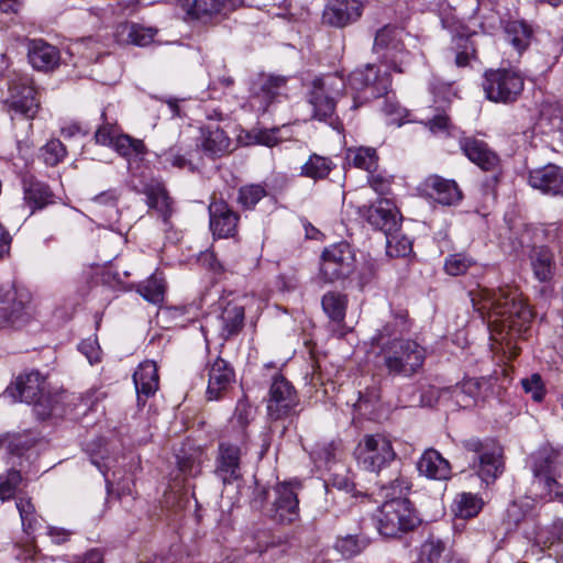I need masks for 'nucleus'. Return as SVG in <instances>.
<instances>
[{
  "label": "nucleus",
  "mask_w": 563,
  "mask_h": 563,
  "mask_svg": "<svg viewBox=\"0 0 563 563\" xmlns=\"http://www.w3.org/2000/svg\"><path fill=\"white\" fill-rule=\"evenodd\" d=\"M475 311L486 321L490 336L499 344L510 346L530 327L532 311L522 294L514 286L497 290L477 287L470 291Z\"/></svg>",
  "instance_id": "1"
},
{
  "label": "nucleus",
  "mask_w": 563,
  "mask_h": 563,
  "mask_svg": "<svg viewBox=\"0 0 563 563\" xmlns=\"http://www.w3.org/2000/svg\"><path fill=\"white\" fill-rule=\"evenodd\" d=\"M395 477L380 478L376 485L380 495L388 498L375 515L378 532L386 538H400L402 534L415 530L421 522L408 498L401 497L411 488L410 481L398 471Z\"/></svg>",
  "instance_id": "2"
},
{
  "label": "nucleus",
  "mask_w": 563,
  "mask_h": 563,
  "mask_svg": "<svg viewBox=\"0 0 563 563\" xmlns=\"http://www.w3.org/2000/svg\"><path fill=\"white\" fill-rule=\"evenodd\" d=\"M384 365L389 374L411 377L423 366L426 350L416 341L395 339L382 350Z\"/></svg>",
  "instance_id": "3"
},
{
  "label": "nucleus",
  "mask_w": 563,
  "mask_h": 563,
  "mask_svg": "<svg viewBox=\"0 0 563 563\" xmlns=\"http://www.w3.org/2000/svg\"><path fill=\"white\" fill-rule=\"evenodd\" d=\"M463 448L472 454V467L484 483L489 485L503 474V448L495 441L472 438L463 442Z\"/></svg>",
  "instance_id": "4"
},
{
  "label": "nucleus",
  "mask_w": 563,
  "mask_h": 563,
  "mask_svg": "<svg viewBox=\"0 0 563 563\" xmlns=\"http://www.w3.org/2000/svg\"><path fill=\"white\" fill-rule=\"evenodd\" d=\"M7 394L14 400L32 404L41 419L54 411V398L46 393L45 378L37 371L19 376L14 387H8Z\"/></svg>",
  "instance_id": "5"
},
{
  "label": "nucleus",
  "mask_w": 563,
  "mask_h": 563,
  "mask_svg": "<svg viewBox=\"0 0 563 563\" xmlns=\"http://www.w3.org/2000/svg\"><path fill=\"white\" fill-rule=\"evenodd\" d=\"M559 452L543 446L531 456L533 485L540 490V497L549 501L563 497V485L556 479Z\"/></svg>",
  "instance_id": "6"
},
{
  "label": "nucleus",
  "mask_w": 563,
  "mask_h": 563,
  "mask_svg": "<svg viewBox=\"0 0 563 563\" xmlns=\"http://www.w3.org/2000/svg\"><path fill=\"white\" fill-rule=\"evenodd\" d=\"M373 48L382 63L393 71L405 73L410 64L411 55L405 48L402 30L398 27L385 25L379 29Z\"/></svg>",
  "instance_id": "7"
},
{
  "label": "nucleus",
  "mask_w": 563,
  "mask_h": 563,
  "mask_svg": "<svg viewBox=\"0 0 563 563\" xmlns=\"http://www.w3.org/2000/svg\"><path fill=\"white\" fill-rule=\"evenodd\" d=\"M482 86L488 100L511 103L522 93L525 79L520 73L512 69H492L485 73Z\"/></svg>",
  "instance_id": "8"
},
{
  "label": "nucleus",
  "mask_w": 563,
  "mask_h": 563,
  "mask_svg": "<svg viewBox=\"0 0 563 563\" xmlns=\"http://www.w3.org/2000/svg\"><path fill=\"white\" fill-rule=\"evenodd\" d=\"M345 89L344 79L338 75H327L313 79L308 95L314 119L327 121L332 119L335 109V98Z\"/></svg>",
  "instance_id": "9"
},
{
  "label": "nucleus",
  "mask_w": 563,
  "mask_h": 563,
  "mask_svg": "<svg viewBox=\"0 0 563 563\" xmlns=\"http://www.w3.org/2000/svg\"><path fill=\"white\" fill-rule=\"evenodd\" d=\"M357 462L363 468L380 474L396 457L391 441L383 434H368L356 449Z\"/></svg>",
  "instance_id": "10"
},
{
  "label": "nucleus",
  "mask_w": 563,
  "mask_h": 563,
  "mask_svg": "<svg viewBox=\"0 0 563 563\" xmlns=\"http://www.w3.org/2000/svg\"><path fill=\"white\" fill-rule=\"evenodd\" d=\"M31 294L14 286L0 290V324L20 327L32 318Z\"/></svg>",
  "instance_id": "11"
},
{
  "label": "nucleus",
  "mask_w": 563,
  "mask_h": 563,
  "mask_svg": "<svg viewBox=\"0 0 563 563\" xmlns=\"http://www.w3.org/2000/svg\"><path fill=\"white\" fill-rule=\"evenodd\" d=\"M355 268V255L346 242L330 245L321 255L320 277L325 283L349 277Z\"/></svg>",
  "instance_id": "12"
},
{
  "label": "nucleus",
  "mask_w": 563,
  "mask_h": 563,
  "mask_svg": "<svg viewBox=\"0 0 563 563\" xmlns=\"http://www.w3.org/2000/svg\"><path fill=\"white\" fill-rule=\"evenodd\" d=\"M5 104L9 112L33 119L40 108L36 91L27 77L15 76L9 80Z\"/></svg>",
  "instance_id": "13"
},
{
  "label": "nucleus",
  "mask_w": 563,
  "mask_h": 563,
  "mask_svg": "<svg viewBox=\"0 0 563 563\" xmlns=\"http://www.w3.org/2000/svg\"><path fill=\"white\" fill-rule=\"evenodd\" d=\"M287 78L268 74L257 75L251 82L250 104L260 113L268 111L286 88Z\"/></svg>",
  "instance_id": "14"
},
{
  "label": "nucleus",
  "mask_w": 563,
  "mask_h": 563,
  "mask_svg": "<svg viewBox=\"0 0 563 563\" xmlns=\"http://www.w3.org/2000/svg\"><path fill=\"white\" fill-rule=\"evenodd\" d=\"M299 405L294 386L284 376L273 378L267 398V415L272 420H280L296 412Z\"/></svg>",
  "instance_id": "15"
},
{
  "label": "nucleus",
  "mask_w": 563,
  "mask_h": 563,
  "mask_svg": "<svg viewBox=\"0 0 563 563\" xmlns=\"http://www.w3.org/2000/svg\"><path fill=\"white\" fill-rule=\"evenodd\" d=\"M186 14L202 23L219 21L244 4V0H179Z\"/></svg>",
  "instance_id": "16"
},
{
  "label": "nucleus",
  "mask_w": 563,
  "mask_h": 563,
  "mask_svg": "<svg viewBox=\"0 0 563 563\" xmlns=\"http://www.w3.org/2000/svg\"><path fill=\"white\" fill-rule=\"evenodd\" d=\"M349 85L353 90L364 91V100H368L386 95L391 86V79L387 71L380 74L378 67L368 64L351 73Z\"/></svg>",
  "instance_id": "17"
},
{
  "label": "nucleus",
  "mask_w": 563,
  "mask_h": 563,
  "mask_svg": "<svg viewBox=\"0 0 563 563\" xmlns=\"http://www.w3.org/2000/svg\"><path fill=\"white\" fill-rule=\"evenodd\" d=\"M245 443L221 440L216 457V476L224 484H233L242 477L241 456Z\"/></svg>",
  "instance_id": "18"
},
{
  "label": "nucleus",
  "mask_w": 563,
  "mask_h": 563,
  "mask_svg": "<svg viewBox=\"0 0 563 563\" xmlns=\"http://www.w3.org/2000/svg\"><path fill=\"white\" fill-rule=\"evenodd\" d=\"M301 483L297 479L278 483L274 487V518L280 523H291L299 518L298 493Z\"/></svg>",
  "instance_id": "19"
},
{
  "label": "nucleus",
  "mask_w": 563,
  "mask_h": 563,
  "mask_svg": "<svg viewBox=\"0 0 563 563\" xmlns=\"http://www.w3.org/2000/svg\"><path fill=\"white\" fill-rule=\"evenodd\" d=\"M528 184L543 195L563 197V168L555 164H547L528 172Z\"/></svg>",
  "instance_id": "20"
},
{
  "label": "nucleus",
  "mask_w": 563,
  "mask_h": 563,
  "mask_svg": "<svg viewBox=\"0 0 563 563\" xmlns=\"http://www.w3.org/2000/svg\"><path fill=\"white\" fill-rule=\"evenodd\" d=\"M208 371V386L206 397L208 400L221 399L235 382V373L230 363L222 357L218 356L212 363L209 364Z\"/></svg>",
  "instance_id": "21"
},
{
  "label": "nucleus",
  "mask_w": 563,
  "mask_h": 563,
  "mask_svg": "<svg viewBox=\"0 0 563 563\" xmlns=\"http://www.w3.org/2000/svg\"><path fill=\"white\" fill-rule=\"evenodd\" d=\"M364 9L362 0H333L325 5L323 22L330 26L344 27L356 22Z\"/></svg>",
  "instance_id": "22"
},
{
  "label": "nucleus",
  "mask_w": 563,
  "mask_h": 563,
  "mask_svg": "<svg viewBox=\"0 0 563 563\" xmlns=\"http://www.w3.org/2000/svg\"><path fill=\"white\" fill-rule=\"evenodd\" d=\"M368 223L385 234L399 231L401 217L395 203L387 198H380L366 211Z\"/></svg>",
  "instance_id": "23"
},
{
  "label": "nucleus",
  "mask_w": 563,
  "mask_h": 563,
  "mask_svg": "<svg viewBox=\"0 0 563 563\" xmlns=\"http://www.w3.org/2000/svg\"><path fill=\"white\" fill-rule=\"evenodd\" d=\"M210 229L218 238L234 236L238 230L239 214L224 200H214L209 205Z\"/></svg>",
  "instance_id": "24"
},
{
  "label": "nucleus",
  "mask_w": 563,
  "mask_h": 563,
  "mask_svg": "<svg viewBox=\"0 0 563 563\" xmlns=\"http://www.w3.org/2000/svg\"><path fill=\"white\" fill-rule=\"evenodd\" d=\"M460 147L470 161L484 170H493L499 163L498 155L482 140L464 137L460 141Z\"/></svg>",
  "instance_id": "25"
},
{
  "label": "nucleus",
  "mask_w": 563,
  "mask_h": 563,
  "mask_svg": "<svg viewBox=\"0 0 563 563\" xmlns=\"http://www.w3.org/2000/svg\"><path fill=\"white\" fill-rule=\"evenodd\" d=\"M139 404H145L158 389V371L154 361L142 362L133 375Z\"/></svg>",
  "instance_id": "26"
},
{
  "label": "nucleus",
  "mask_w": 563,
  "mask_h": 563,
  "mask_svg": "<svg viewBox=\"0 0 563 563\" xmlns=\"http://www.w3.org/2000/svg\"><path fill=\"white\" fill-rule=\"evenodd\" d=\"M428 195L444 206H451L462 199V191L454 180L431 175L424 180Z\"/></svg>",
  "instance_id": "27"
},
{
  "label": "nucleus",
  "mask_w": 563,
  "mask_h": 563,
  "mask_svg": "<svg viewBox=\"0 0 563 563\" xmlns=\"http://www.w3.org/2000/svg\"><path fill=\"white\" fill-rule=\"evenodd\" d=\"M27 57L35 69L43 71L54 69L60 59L58 49L43 40H31L29 42Z\"/></svg>",
  "instance_id": "28"
},
{
  "label": "nucleus",
  "mask_w": 563,
  "mask_h": 563,
  "mask_svg": "<svg viewBox=\"0 0 563 563\" xmlns=\"http://www.w3.org/2000/svg\"><path fill=\"white\" fill-rule=\"evenodd\" d=\"M417 467L421 475L431 479L444 481L451 475L449 462L434 449L423 452Z\"/></svg>",
  "instance_id": "29"
},
{
  "label": "nucleus",
  "mask_w": 563,
  "mask_h": 563,
  "mask_svg": "<svg viewBox=\"0 0 563 563\" xmlns=\"http://www.w3.org/2000/svg\"><path fill=\"white\" fill-rule=\"evenodd\" d=\"M157 30L145 27L135 23H123L117 27L115 37L121 44H133L136 46H146L151 44Z\"/></svg>",
  "instance_id": "30"
},
{
  "label": "nucleus",
  "mask_w": 563,
  "mask_h": 563,
  "mask_svg": "<svg viewBox=\"0 0 563 563\" xmlns=\"http://www.w3.org/2000/svg\"><path fill=\"white\" fill-rule=\"evenodd\" d=\"M530 261L533 274L540 282H548L553 277L555 263L549 247L534 246L530 252Z\"/></svg>",
  "instance_id": "31"
},
{
  "label": "nucleus",
  "mask_w": 563,
  "mask_h": 563,
  "mask_svg": "<svg viewBox=\"0 0 563 563\" xmlns=\"http://www.w3.org/2000/svg\"><path fill=\"white\" fill-rule=\"evenodd\" d=\"M244 307L238 303H228L220 316L221 335L229 339L238 334L244 325Z\"/></svg>",
  "instance_id": "32"
},
{
  "label": "nucleus",
  "mask_w": 563,
  "mask_h": 563,
  "mask_svg": "<svg viewBox=\"0 0 563 563\" xmlns=\"http://www.w3.org/2000/svg\"><path fill=\"white\" fill-rule=\"evenodd\" d=\"M230 139L223 130L207 128L202 131V148L211 156H222L230 151Z\"/></svg>",
  "instance_id": "33"
},
{
  "label": "nucleus",
  "mask_w": 563,
  "mask_h": 563,
  "mask_svg": "<svg viewBox=\"0 0 563 563\" xmlns=\"http://www.w3.org/2000/svg\"><path fill=\"white\" fill-rule=\"evenodd\" d=\"M452 556L450 549L439 538H428L420 548L419 563H446Z\"/></svg>",
  "instance_id": "34"
},
{
  "label": "nucleus",
  "mask_w": 563,
  "mask_h": 563,
  "mask_svg": "<svg viewBox=\"0 0 563 563\" xmlns=\"http://www.w3.org/2000/svg\"><path fill=\"white\" fill-rule=\"evenodd\" d=\"M321 306L332 322L341 324L346 313L347 297L338 291H328L322 296Z\"/></svg>",
  "instance_id": "35"
},
{
  "label": "nucleus",
  "mask_w": 563,
  "mask_h": 563,
  "mask_svg": "<svg viewBox=\"0 0 563 563\" xmlns=\"http://www.w3.org/2000/svg\"><path fill=\"white\" fill-rule=\"evenodd\" d=\"M24 200L31 212L42 209L53 202V194L49 187L41 181H30L24 187Z\"/></svg>",
  "instance_id": "36"
},
{
  "label": "nucleus",
  "mask_w": 563,
  "mask_h": 563,
  "mask_svg": "<svg viewBox=\"0 0 563 563\" xmlns=\"http://www.w3.org/2000/svg\"><path fill=\"white\" fill-rule=\"evenodd\" d=\"M146 201L150 208L156 209L166 221L173 210H172V200L165 189V187L159 184H151L145 187Z\"/></svg>",
  "instance_id": "37"
},
{
  "label": "nucleus",
  "mask_w": 563,
  "mask_h": 563,
  "mask_svg": "<svg viewBox=\"0 0 563 563\" xmlns=\"http://www.w3.org/2000/svg\"><path fill=\"white\" fill-rule=\"evenodd\" d=\"M532 37L531 27L523 21H510L505 26V38L519 53L530 44Z\"/></svg>",
  "instance_id": "38"
},
{
  "label": "nucleus",
  "mask_w": 563,
  "mask_h": 563,
  "mask_svg": "<svg viewBox=\"0 0 563 563\" xmlns=\"http://www.w3.org/2000/svg\"><path fill=\"white\" fill-rule=\"evenodd\" d=\"M135 290L150 303L161 305L165 296V280L161 275L153 274L146 280L139 283Z\"/></svg>",
  "instance_id": "39"
},
{
  "label": "nucleus",
  "mask_w": 563,
  "mask_h": 563,
  "mask_svg": "<svg viewBox=\"0 0 563 563\" xmlns=\"http://www.w3.org/2000/svg\"><path fill=\"white\" fill-rule=\"evenodd\" d=\"M334 166L330 158L312 154L301 166V175L314 180L323 179L330 174Z\"/></svg>",
  "instance_id": "40"
},
{
  "label": "nucleus",
  "mask_w": 563,
  "mask_h": 563,
  "mask_svg": "<svg viewBox=\"0 0 563 563\" xmlns=\"http://www.w3.org/2000/svg\"><path fill=\"white\" fill-rule=\"evenodd\" d=\"M540 120L542 125L549 128V132L558 133L560 137H563V109L559 103H543Z\"/></svg>",
  "instance_id": "41"
},
{
  "label": "nucleus",
  "mask_w": 563,
  "mask_h": 563,
  "mask_svg": "<svg viewBox=\"0 0 563 563\" xmlns=\"http://www.w3.org/2000/svg\"><path fill=\"white\" fill-rule=\"evenodd\" d=\"M483 501L472 493H462L456 496L453 503L455 516L467 519L475 517L482 509Z\"/></svg>",
  "instance_id": "42"
},
{
  "label": "nucleus",
  "mask_w": 563,
  "mask_h": 563,
  "mask_svg": "<svg viewBox=\"0 0 563 563\" xmlns=\"http://www.w3.org/2000/svg\"><path fill=\"white\" fill-rule=\"evenodd\" d=\"M16 508L20 514L23 531L27 534H33L41 526V522L31 499L18 497Z\"/></svg>",
  "instance_id": "43"
},
{
  "label": "nucleus",
  "mask_w": 563,
  "mask_h": 563,
  "mask_svg": "<svg viewBox=\"0 0 563 563\" xmlns=\"http://www.w3.org/2000/svg\"><path fill=\"white\" fill-rule=\"evenodd\" d=\"M483 384H485V380L479 378L464 379L454 390L456 401L470 406L472 401L481 396Z\"/></svg>",
  "instance_id": "44"
},
{
  "label": "nucleus",
  "mask_w": 563,
  "mask_h": 563,
  "mask_svg": "<svg viewBox=\"0 0 563 563\" xmlns=\"http://www.w3.org/2000/svg\"><path fill=\"white\" fill-rule=\"evenodd\" d=\"M349 159L353 164V166L364 169L371 174H373L377 168V154L374 148L371 147H360L356 150H350Z\"/></svg>",
  "instance_id": "45"
},
{
  "label": "nucleus",
  "mask_w": 563,
  "mask_h": 563,
  "mask_svg": "<svg viewBox=\"0 0 563 563\" xmlns=\"http://www.w3.org/2000/svg\"><path fill=\"white\" fill-rule=\"evenodd\" d=\"M253 418V408L246 401H239L236 404L234 413L231 418V424L240 429L238 438L241 443H246L247 433L246 428Z\"/></svg>",
  "instance_id": "46"
},
{
  "label": "nucleus",
  "mask_w": 563,
  "mask_h": 563,
  "mask_svg": "<svg viewBox=\"0 0 563 563\" xmlns=\"http://www.w3.org/2000/svg\"><path fill=\"white\" fill-rule=\"evenodd\" d=\"M267 195L266 187L262 184H249L239 188L236 201L244 209H252Z\"/></svg>",
  "instance_id": "47"
},
{
  "label": "nucleus",
  "mask_w": 563,
  "mask_h": 563,
  "mask_svg": "<svg viewBox=\"0 0 563 563\" xmlns=\"http://www.w3.org/2000/svg\"><path fill=\"white\" fill-rule=\"evenodd\" d=\"M530 505L528 501H512L504 515V526L507 532L515 530L526 518Z\"/></svg>",
  "instance_id": "48"
},
{
  "label": "nucleus",
  "mask_w": 563,
  "mask_h": 563,
  "mask_svg": "<svg viewBox=\"0 0 563 563\" xmlns=\"http://www.w3.org/2000/svg\"><path fill=\"white\" fill-rule=\"evenodd\" d=\"M367 547V541L357 536H345L339 538L334 548L342 556L350 559L360 554Z\"/></svg>",
  "instance_id": "49"
},
{
  "label": "nucleus",
  "mask_w": 563,
  "mask_h": 563,
  "mask_svg": "<svg viewBox=\"0 0 563 563\" xmlns=\"http://www.w3.org/2000/svg\"><path fill=\"white\" fill-rule=\"evenodd\" d=\"M386 235L387 254L393 257L406 256L411 252V241L406 236H400L398 231Z\"/></svg>",
  "instance_id": "50"
},
{
  "label": "nucleus",
  "mask_w": 563,
  "mask_h": 563,
  "mask_svg": "<svg viewBox=\"0 0 563 563\" xmlns=\"http://www.w3.org/2000/svg\"><path fill=\"white\" fill-rule=\"evenodd\" d=\"M473 265H475V261L471 256L456 253L445 260L444 269L451 276H460L465 274Z\"/></svg>",
  "instance_id": "51"
},
{
  "label": "nucleus",
  "mask_w": 563,
  "mask_h": 563,
  "mask_svg": "<svg viewBox=\"0 0 563 563\" xmlns=\"http://www.w3.org/2000/svg\"><path fill=\"white\" fill-rule=\"evenodd\" d=\"M22 482L21 473L15 470H10L5 476H0V499L2 501L11 499Z\"/></svg>",
  "instance_id": "52"
},
{
  "label": "nucleus",
  "mask_w": 563,
  "mask_h": 563,
  "mask_svg": "<svg viewBox=\"0 0 563 563\" xmlns=\"http://www.w3.org/2000/svg\"><path fill=\"white\" fill-rule=\"evenodd\" d=\"M120 199V192L117 189H109L103 192H100L91 198V203L93 207L102 208L107 207L109 208L113 214L110 217V220H113L117 218L119 210H118V202Z\"/></svg>",
  "instance_id": "53"
},
{
  "label": "nucleus",
  "mask_w": 563,
  "mask_h": 563,
  "mask_svg": "<svg viewBox=\"0 0 563 563\" xmlns=\"http://www.w3.org/2000/svg\"><path fill=\"white\" fill-rule=\"evenodd\" d=\"M111 147H113L122 156H130L132 153L140 154L144 151V144L142 141L133 140L128 135L119 133Z\"/></svg>",
  "instance_id": "54"
},
{
  "label": "nucleus",
  "mask_w": 563,
  "mask_h": 563,
  "mask_svg": "<svg viewBox=\"0 0 563 563\" xmlns=\"http://www.w3.org/2000/svg\"><path fill=\"white\" fill-rule=\"evenodd\" d=\"M457 48L455 55V64L459 67H465L470 64L472 57L475 56L474 43L468 37L457 36L454 38Z\"/></svg>",
  "instance_id": "55"
},
{
  "label": "nucleus",
  "mask_w": 563,
  "mask_h": 563,
  "mask_svg": "<svg viewBox=\"0 0 563 563\" xmlns=\"http://www.w3.org/2000/svg\"><path fill=\"white\" fill-rule=\"evenodd\" d=\"M422 123L434 134L448 132L451 126L445 109H435L433 114L422 120Z\"/></svg>",
  "instance_id": "56"
},
{
  "label": "nucleus",
  "mask_w": 563,
  "mask_h": 563,
  "mask_svg": "<svg viewBox=\"0 0 563 563\" xmlns=\"http://www.w3.org/2000/svg\"><path fill=\"white\" fill-rule=\"evenodd\" d=\"M521 386L526 394L530 395L532 400L541 402L545 396V387L539 374H532L521 379Z\"/></svg>",
  "instance_id": "57"
},
{
  "label": "nucleus",
  "mask_w": 563,
  "mask_h": 563,
  "mask_svg": "<svg viewBox=\"0 0 563 563\" xmlns=\"http://www.w3.org/2000/svg\"><path fill=\"white\" fill-rule=\"evenodd\" d=\"M42 151L44 161L49 166L57 165L66 156V147L59 140H51Z\"/></svg>",
  "instance_id": "58"
},
{
  "label": "nucleus",
  "mask_w": 563,
  "mask_h": 563,
  "mask_svg": "<svg viewBox=\"0 0 563 563\" xmlns=\"http://www.w3.org/2000/svg\"><path fill=\"white\" fill-rule=\"evenodd\" d=\"M327 495L333 493L336 489L339 493L349 494L353 490L354 484L350 481L346 475L333 474L329 481L324 484Z\"/></svg>",
  "instance_id": "59"
},
{
  "label": "nucleus",
  "mask_w": 563,
  "mask_h": 563,
  "mask_svg": "<svg viewBox=\"0 0 563 563\" xmlns=\"http://www.w3.org/2000/svg\"><path fill=\"white\" fill-rule=\"evenodd\" d=\"M432 93L434 96V102L439 104L437 109H445L455 97L452 85L444 82L433 85Z\"/></svg>",
  "instance_id": "60"
},
{
  "label": "nucleus",
  "mask_w": 563,
  "mask_h": 563,
  "mask_svg": "<svg viewBox=\"0 0 563 563\" xmlns=\"http://www.w3.org/2000/svg\"><path fill=\"white\" fill-rule=\"evenodd\" d=\"M118 133V130L112 124H103L95 133L96 143L111 147Z\"/></svg>",
  "instance_id": "61"
},
{
  "label": "nucleus",
  "mask_w": 563,
  "mask_h": 563,
  "mask_svg": "<svg viewBox=\"0 0 563 563\" xmlns=\"http://www.w3.org/2000/svg\"><path fill=\"white\" fill-rule=\"evenodd\" d=\"M278 132H279L278 128L271 129V130H261L255 135V140L261 145L272 147V146L277 145L280 141V139L277 136Z\"/></svg>",
  "instance_id": "62"
},
{
  "label": "nucleus",
  "mask_w": 563,
  "mask_h": 563,
  "mask_svg": "<svg viewBox=\"0 0 563 563\" xmlns=\"http://www.w3.org/2000/svg\"><path fill=\"white\" fill-rule=\"evenodd\" d=\"M368 183L369 186L379 195H386L389 191V180L379 175H371L368 178Z\"/></svg>",
  "instance_id": "63"
},
{
  "label": "nucleus",
  "mask_w": 563,
  "mask_h": 563,
  "mask_svg": "<svg viewBox=\"0 0 563 563\" xmlns=\"http://www.w3.org/2000/svg\"><path fill=\"white\" fill-rule=\"evenodd\" d=\"M549 533L551 534V543H553L554 541L563 542V519H555L549 527Z\"/></svg>",
  "instance_id": "64"
}]
</instances>
